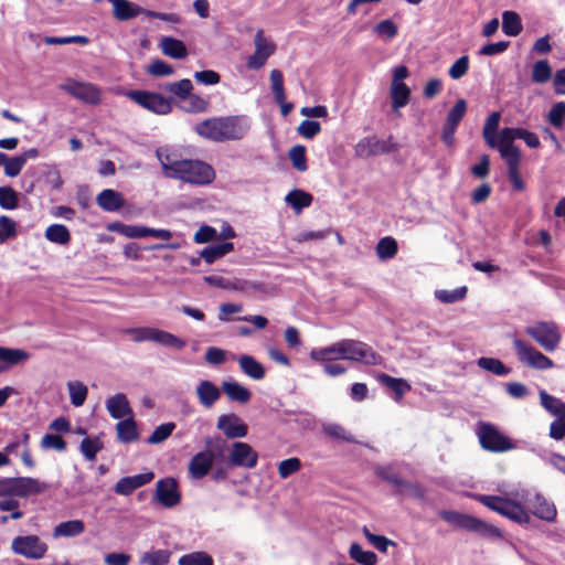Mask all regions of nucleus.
I'll list each match as a JSON object with an SVG mask.
<instances>
[{
  "instance_id": "f257e3e1",
  "label": "nucleus",
  "mask_w": 565,
  "mask_h": 565,
  "mask_svg": "<svg viewBox=\"0 0 565 565\" xmlns=\"http://www.w3.org/2000/svg\"><path fill=\"white\" fill-rule=\"evenodd\" d=\"M248 130V119L243 115L212 117L194 126L200 137L215 142L241 140Z\"/></svg>"
},
{
  "instance_id": "f03ea898",
  "label": "nucleus",
  "mask_w": 565,
  "mask_h": 565,
  "mask_svg": "<svg viewBox=\"0 0 565 565\" xmlns=\"http://www.w3.org/2000/svg\"><path fill=\"white\" fill-rule=\"evenodd\" d=\"M516 138L523 139L524 142L530 146L529 130L520 128H504L500 132L499 152L508 164L509 179L512 182L514 190L523 191L525 189V184L522 181L519 171L521 152L513 143Z\"/></svg>"
},
{
  "instance_id": "7ed1b4c3",
  "label": "nucleus",
  "mask_w": 565,
  "mask_h": 565,
  "mask_svg": "<svg viewBox=\"0 0 565 565\" xmlns=\"http://www.w3.org/2000/svg\"><path fill=\"white\" fill-rule=\"evenodd\" d=\"M439 516L458 529L477 533L487 540H501L503 537L502 531L498 526L469 514L443 510L439 512Z\"/></svg>"
},
{
  "instance_id": "20e7f679",
  "label": "nucleus",
  "mask_w": 565,
  "mask_h": 565,
  "mask_svg": "<svg viewBox=\"0 0 565 565\" xmlns=\"http://www.w3.org/2000/svg\"><path fill=\"white\" fill-rule=\"evenodd\" d=\"M476 433L481 448L489 452H507L516 447L512 439L489 422H479Z\"/></svg>"
},
{
  "instance_id": "39448f33",
  "label": "nucleus",
  "mask_w": 565,
  "mask_h": 565,
  "mask_svg": "<svg viewBox=\"0 0 565 565\" xmlns=\"http://www.w3.org/2000/svg\"><path fill=\"white\" fill-rule=\"evenodd\" d=\"M49 486L31 477L0 478V498H26L47 490Z\"/></svg>"
},
{
  "instance_id": "423d86ee",
  "label": "nucleus",
  "mask_w": 565,
  "mask_h": 565,
  "mask_svg": "<svg viewBox=\"0 0 565 565\" xmlns=\"http://www.w3.org/2000/svg\"><path fill=\"white\" fill-rule=\"evenodd\" d=\"M173 179L186 183L205 185L215 179L214 169L201 160H181Z\"/></svg>"
},
{
  "instance_id": "0eeeda50",
  "label": "nucleus",
  "mask_w": 565,
  "mask_h": 565,
  "mask_svg": "<svg viewBox=\"0 0 565 565\" xmlns=\"http://www.w3.org/2000/svg\"><path fill=\"white\" fill-rule=\"evenodd\" d=\"M344 360L375 366L382 363L383 358L371 345L360 340L343 339Z\"/></svg>"
},
{
  "instance_id": "6e6552de",
  "label": "nucleus",
  "mask_w": 565,
  "mask_h": 565,
  "mask_svg": "<svg viewBox=\"0 0 565 565\" xmlns=\"http://www.w3.org/2000/svg\"><path fill=\"white\" fill-rule=\"evenodd\" d=\"M11 550L14 554L24 556L29 559H41L45 556L49 547L38 535L15 536L11 543Z\"/></svg>"
},
{
  "instance_id": "1a4fd4ad",
  "label": "nucleus",
  "mask_w": 565,
  "mask_h": 565,
  "mask_svg": "<svg viewBox=\"0 0 565 565\" xmlns=\"http://www.w3.org/2000/svg\"><path fill=\"white\" fill-rule=\"evenodd\" d=\"M227 466L253 469L257 466L258 454L247 443L234 441L228 449Z\"/></svg>"
},
{
  "instance_id": "9d476101",
  "label": "nucleus",
  "mask_w": 565,
  "mask_h": 565,
  "mask_svg": "<svg viewBox=\"0 0 565 565\" xmlns=\"http://www.w3.org/2000/svg\"><path fill=\"white\" fill-rule=\"evenodd\" d=\"M128 96L138 105L159 115L169 114L172 109L170 100L157 93L131 90Z\"/></svg>"
},
{
  "instance_id": "9b49d317",
  "label": "nucleus",
  "mask_w": 565,
  "mask_h": 565,
  "mask_svg": "<svg viewBox=\"0 0 565 565\" xmlns=\"http://www.w3.org/2000/svg\"><path fill=\"white\" fill-rule=\"evenodd\" d=\"M355 156L359 158H370L382 153H391L397 150V145L392 142V137L387 140H380L375 136L364 137L355 145Z\"/></svg>"
},
{
  "instance_id": "f8f14e48",
  "label": "nucleus",
  "mask_w": 565,
  "mask_h": 565,
  "mask_svg": "<svg viewBox=\"0 0 565 565\" xmlns=\"http://www.w3.org/2000/svg\"><path fill=\"white\" fill-rule=\"evenodd\" d=\"M466 111L467 102L465 99H458L448 111L441 131V140L446 146L451 147L454 145L457 127L463 119Z\"/></svg>"
},
{
  "instance_id": "ddd939ff",
  "label": "nucleus",
  "mask_w": 565,
  "mask_h": 565,
  "mask_svg": "<svg viewBox=\"0 0 565 565\" xmlns=\"http://www.w3.org/2000/svg\"><path fill=\"white\" fill-rule=\"evenodd\" d=\"M534 339L545 351H554L561 342V333L553 322H537L532 327Z\"/></svg>"
},
{
  "instance_id": "4468645a",
  "label": "nucleus",
  "mask_w": 565,
  "mask_h": 565,
  "mask_svg": "<svg viewBox=\"0 0 565 565\" xmlns=\"http://www.w3.org/2000/svg\"><path fill=\"white\" fill-rule=\"evenodd\" d=\"M204 282L221 289L236 290L241 292L264 291L265 285L262 282H253L239 278L233 280L226 279L218 275H210L203 277Z\"/></svg>"
},
{
  "instance_id": "2eb2a0df",
  "label": "nucleus",
  "mask_w": 565,
  "mask_h": 565,
  "mask_svg": "<svg viewBox=\"0 0 565 565\" xmlns=\"http://www.w3.org/2000/svg\"><path fill=\"white\" fill-rule=\"evenodd\" d=\"M156 500L164 508H173L181 501L174 478L160 479L156 484Z\"/></svg>"
},
{
  "instance_id": "dca6fc26",
  "label": "nucleus",
  "mask_w": 565,
  "mask_h": 565,
  "mask_svg": "<svg viewBox=\"0 0 565 565\" xmlns=\"http://www.w3.org/2000/svg\"><path fill=\"white\" fill-rule=\"evenodd\" d=\"M64 89L73 97L90 105H97L100 102V90L92 83L71 82L64 86Z\"/></svg>"
},
{
  "instance_id": "f3484780",
  "label": "nucleus",
  "mask_w": 565,
  "mask_h": 565,
  "mask_svg": "<svg viewBox=\"0 0 565 565\" xmlns=\"http://www.w3.org/2000/svg\"><path fill=\"white\" fill-rule=\"evenodd\" d=\"M216 427L230 439L243 438L248 433L247 425L235 414L221 415Z\"/></svg>"
},
{
  "instance_id": "a211bd4d",
  "label": "nucleus",
  "mask_w": 565,
  "mask_h": 565,
  "mask_svg": "<svg viewBox=\"0 0 565 565\" xmlns=\"http://www.w3.org/2000/svg\"><path fill=\"white\" fill-rule=\"evenodd\" d=\"M154 478L152 471L142 472L135 476H128L119 479L115 484V492L120 495H129L136 489L149 483Z\"/></svg>"
},
{
  "instance_id": "6ab92c4d",
  "label": "nucleus",
  "mask_w": 565,
  "mask_h": 565,
  "mask_svg": "<svg viewBox=\"0 0 565 565\" xmlns=\"http://www.w3.org/2000/svg\"><path fill=\"white\" fill-rule=\"evenodd\" d=\"M214 454L211 450H203L195 454L189 463V473L194 479L204 478L211 470L214 461Z\"/></svg>"
},
{
  "instance_id": "aec40b11",
  "label": "nucleus",
  "mask_w": 565,
  "mask_h": 565,
  "mask_svg": "<svg viewBox=\"0 0 565 565\" xmlns=\"http://www.w3.org/2000/svg\"><path fill=\"white\" fill-rule=\"evenodd\" d=\"M343 340L332 343L324 348H313L309 356L315 363L335 362L344 360Z\"/></svg>"
},
{
  "instance_id": "412c9836",
  "label": "nucleus",
  "mask_w": 565,
  "mask_h": 565,
  "mask_svg": "<svg viewBox=\"0 0 565 565\" xmlns=\"http://www.w3.org/2000/svg\"><path fill=\"white\" fill-rule=\"evenodd\" d=\"M96 203L106 212H116L124 206L125 199L120 192L105 189L97 195Z\"/></svg>"
},
{
  "instance_id": "4be33fe9",
  "label": "nucleus",
  "mask_w": 565,
  "mask_h": 565,
  "mask_svg": "<svg viewBox=\"0 0 565 565\" xmlns=\"http://www.w3.org/2000/svg\"><path fill=\"white\" fill-rule=\"evenodd\" d=\"M113 4V15L118 21H127L138 17L142 9L128 0H108Z\"/></svg>"
},
{
  "instance_id": "5701e85b",
  "label": "nucleus",
  "mask_w": 565,
  "mask_h": 565,
  "mask_svg": "<svg viewBox=\"0 0 565 565\" xmlns=\"http://www.w3.org/2000/svg\"><path fill=\"white\" fill-rule=\"evenodd\" d=\"M532 515L541 520L552 522L556 518V508L553 502L548 501L541 494H536L532 499Z\"/></svg>"
},
{
  "instance_id": "b1692460",
  "label": "nucleus",
  "mask_w": 565,
  "mask_h": 565,
  "mask_svg": "<svg viewBox=\"0 0 565 565\" xmlns=\"http://www.w3.org/2000/svg\"><path fill=\"white\" fill-rule=\"evenodd\" d=\"M156 156L161 164L164 177L173 179V174H175L182 159H179V156L171 152L168 148H158Z\"/></svg>"
},
{
  "instance_id": "393cba45",
  "label": "nucleus",
  "mask_w": 565,
  "mask_h": 565,
  "mask_svg": "<svg viewBox=\"0 0 565 565\" xmlns=\"http://www.w3.org/2000/svg\"><path fill=\"white\" fill-rule=\"evenodd\" d=\"M196 395L202 406L211 408L220 398L221 392L214 383L204 380L198 385Z\"/></svg>"
},
{
  "instance_id": "a878e982",
  "label": "nucleus",
  "mask_w": 565,
  "mask_h": 565,
  "mask_svg": "<svg viewBox=\"0 0 565 565\" xmlns=\"http://www.w3.org/2000/svg\"><path fill=\"white\" fill-rule=\"evenodd\" d=\"M238 364H239L242 372L255 381L263 380L266 375V371H265V367L263 366V364L259 363L252 355H247V354L241 355L238 358Z\"/></svg>"
},
{
  "instance_id": "bb28decb",
  "label": "nucleus",
  "mask_w": 565,
  "mask_h": 565,
  "mask_svg": "<svg viewBox=\"0 0 565 565\" xmlns=\"http://www.w3.org/2000/svg\"><path fill=\"white\" fill-rule=\"evenodd\" d=\"M85 532V523L82 520H70L65 522L58 523L53 529V537L60 539V537H75L79 536Z\"/></svg>"
},
{
  "instance_id": "cd10ccee",
  "label": "nucleus",
  "mask_w": 565,
  "mask_h": 565,
  "mask_svg": "<svg viewBox=\"0 0 565 565\" xmlns=\"http://www.w3.org/2000/svg\"><path fill=\"white\" fill-rule=\"evenodd\" d=\"M501 119V114L499 111H493L486 120L483 126L482 136L487 142V145L491 148H497L499 150L500 137L497 138V131L499 128Z\"/></svg>"
},
{
  "instance_id": "c85d7f7f",
  "label": "nucleus",
  "mask_w": 565,
  "mask_h": 565,
  "mask_svg": "<svg viewBox=\"0 0 565 565\" xmlns=\"http://www.w3.org/2000/svg\"><path fill=\"white\" fill-rule=\"evenodd\" d=\"M110 416L115 419H121L131 414V407L125 394L118 393L110 397L106 403Z\"/></svg>"
},
{
  "instance_id": "c756f323",
  "label": "nucleus",
  "mask_w": 565,
  "mask_h": 565,
  "mask_svg": "<svg viewBox=\"0 0 565 565\" xmlns=\"http://www.w3.org/2000/svg\"><path fill=\"white\" fill-rule=\"evenodd\" d=\"M160 47L166 56L172 58L181 60L188 55L185 44L181 40L171 36L162 38Z\"/></svg>"
},
{
  "instance_id": "7c9ffc66",
  "label": "nucleus",
  "mask_w": 565,
  "mask_h": 565,
  "mask_svg": "<svg viewBox=\"0 0 565 565\" xmlns=\"http://www.w3.org/2000/svg\"><path fill=\"white\" fill-rule=\"evenodd\" d=\"M222 391L231 401L242 404L248 403L252 397L250 391L237 382H223Z\"/></svg>"
},
{
  "instance_id": "2f4dec72",
  "label": "nucleus",
  "mask_w": 565,
  "mask_h": 565,
  "mask_svg": "<svg viewBox=\"0 0 565 565\" xmlns=\"http://www.w3.org/2000/svg\"><path fill=\"white\" fill-rule=\"evenodd\" d=\"M377 379L383 385L394 392V399L396 402H399L405 393L411 390V385L404 379L393 377L385 373H381Z\"/></svg>"
},
{
  "instance_id": "473e14b6",
  "label": "nucleus",
  "mask_w": 565,
  "mask_h": 565,
  "mask_svg": "<svg viewBox=\"0 0 565 565\" xmlns=\"http://www.w3.org/2000/svg\"><path fill=\"white\" fill-rule=\"evenodd\" d=\"M234 250V244L231 242H223L216 245L207 246L201 250V257L207 263L213 264L216 259L222 258L226 254Z\"/></svg>"
},
{
  "instance_id": "72a5a7b5",
  "label": "nucleus",
  "mask_w": 565,
  "mask_h": 565,
  "mask_svg": "<svg viewBox=\"0 0 565 565\" xmlns=\"http://www.w3.org/2000/svg\"><path fill=\"white\" fill-rule=\"evenodd\" d=\"M411 89L405 83L391 84V100L395 111L406 106L409 102Z\"/></svg>"
},
{
  "instance_id": "f704fd0d",
  "label": "nucleus",
  "mask_w": 565,
  "mask_h": 565,
  "mask_svg": "<svg viewBox=\"0 0 565 565\" xmlns=\"http://www.w3.org/2000/svg\"><path fill=\"white\" fill-rule=\"evenodd\" d=\"M117 436L121 443L129 444L138 439L137 425L134 418L122 419L116 425Z\"/></svg>"
},
{
  "instance_id": "c9c22d12",
  "label": "nucleus",
  "mask_w": 565,
  "mask_h": 565,
  "mask_svg": "<svg viewBox=\"0 0 565 565\" xmlns=\"http://www.w3.org/2000/svg\"><path fill=\"white\" fill-rule=\"evenodd\" d=\"M313 196L303 190L295 189L290 191L285 201L296 211L300 212L302 209L311 205Z\"/></svg>"
},
{
  "instance_id": "e433bc0d",
  "label": "nucleus",
  "mask_w": 565,
  "mask_h": 565,
  "mask_svg": "<svg viewBox=\"0 0 565 565\" xmlns=\"http://www.w3.org/2000/svg\"><path fill=\"white\" fill-rule=\"evenodd\" d=\"M502 31L508 36H518L522 32L520 15L514 11L502 13Z\"/></svg>"
},
{
  "instance_id": "4c0bfd02",
  "label": "nucleus",
  "mask_w": 565,
  "mask_h": 565,
  "mask_svg": "<svg viewBox=\"0 0 565 565\" xmlns=\"http://www.w3.org/2000/svg\"><path fill=\"white\" fill-rule=\"evenodd\" d=\"M28 359L29 354L24 350L0 347V362L4 364L0 365L4 366L6 369L8 366L17 365L21 362H24Z\"/></svg>"
},
{
  "instance_id": "58836bf2",
  "label": "nucleus",
  "mask_w": 565,
  "mask_h": 565,
  "mask_svg": "<svg viewBox=\"0 0 565 565\" xmlns=\"http://www.w3.org/2000/svg\"><path fill=\"white\" fill-rule=\"evenodd\" d=\"M146 227L147 226L128 225L120 222H115L108 226V230L128 238H143L146 237Z\"/></svg>"
},
{
  "instance_id": "ea45409f",
  "label": "nucleus",
  "mask_w": 565,
  "mask_h": 565,
  "mask_svg": "<svg viewBox=\"0 0 565 565\" xmlns=\"http://www.w3.org/2000/svg\"><path fill=\"white\" fill-rule=\"evenodd\" d=\"M45 237L52 243L66 245L71 242V233L63 224H53L45 230Z\"/></svg>"
},
{
  "instance_id": "a19ab883",
  "label": "nucleus",
  "mask_w": 565,
  "mask_h": 565,
  "mask_svg": "<svg viewBox=\"0 0 565 565\" xmlns=\"http://www.w3.org/2000/svg\"><path fill=\"white\" fill-rule=\"evenodd\" d=\"M471 497L488 509L503 515L509 499L499 495L471 494Z\"/></svg>"
},
{
  "instance_id": "79ce46f5",
  "label": "nucleus",
  "mask_w": 565,
  "mask_h": 565,
  "mask_svg": "<svg viewBox=\"0 0 565 565\" xmlns=\"http://www.w3.org/2000/svg\"><path fill=\"white\" fill-rule=\"evenodd\" d=\"M471 497L488 509L503 515L509 499L499 495L471 494Z\"/></svg>"
},
{
  "instance_id": "37998d69",
  "label": "nucleus",
  "mask_w": 565,
  "mask_h": 565,
  "mask_svg": "<svg viewBox=\"0 0 565 565\" xmlns=\"http://www.w3.org/2000/svg\"><path fill=\"white\" fill-rule=\"evenodd\" d=\"M540 402H541L542 407L546 412H548L551 415H553L557 418L561 416V414L565 407V403H563L559 398H557L553 395H550L544 390L540 391Z\"/></svg>"
},
{
  "instance_id": "c03bdc74",
  "label": "nucleus",
  "mask_w": 565,
  "mask_h": 565,
  "mask_svg": "<svg viewBox=\"0 0 565 565\" xmlns=\"http://www.w3.org/2000/svg\"><path fill=\"white\" fill-rule=\"evenodd\" d=\"M349 555L362 565H375L377 562V555L372 551H364L359 543L351 544Z\"/></svg>"
},
{
  "instance_id": "a18cd8bd",
  "label": "nucleus",
  "mask_w": 565,
  "mask_h": 565,
  "mask_svg": "<svg viewBox=\"0 0 565 565\" xmlns=\"http://www.w3.org/2000/svg\"><path fill=\"white\" fill-rule=\"evenodd\" d=\"M375 473L380 479L395 487L397 494H402V486L404 484L405 480L402 479L393 468L377 467L375 469Z\"/></svg>"
},
{
  "instance_id": "49530a36",
  "label": "nucleus",
  "mask_w": 565,
  "mask_h": 565,
  "mask_svg": "<svg viewBox=\"0 0 565 565\" xmlns=\"http://www.w3.org/2000/svg\"><path fill=\"white\" fill-rule=\"evenodd\" d=\"M477 364L479 367L499 376L508 375L510 373V369L499 359L482 356L478 359Z\"/></svg>"
},
{
  "instance_id": "de8ad7c7",
  "label": "nucleus",
  "mask_w": 565,
  "mask_h": 565,
  "mask_svg": "<svg viewBox=\"0 0 565 565\" xmlns=\"http://www.w3.org/2000/svg\"><path fill=\"white\" fill-rule=\"evenodd\" d=\"M398 252L397 242L391 236L383 237L376 245V254L381 259H391Z\"/></svg>"
},
{
  "instance_id": "09e8293b",
  "label": "nucleus",
  "mask_w": 565,
  "mask_h": 565,
  "mask_svg": "<svg viewBox=\"0 0 565 565\" xmlns=\"http://www.w3.org/2000/svg\"><path fill=\"white\" fill-rule=\"evenodd\" d=\"M163 89L166 92L171 93L172 95L178 97L180 100H183L193 90V85L189 78H183V79H180L179 82L166 84Z\"/></svg>"
},
{
  "instance_id": "8fccbe9b",
  "label": "nucleus",
  "mask_w": 565,
  "mask_h": 565,
  "mask_svg": "<svg viewBox=\"0 0 565 565\" xmlns=\"http://www.w3.org/2000/svg\"><path fill=\"white\" fill-rule=\"evenodd\" d=\"M503 516H507L508 519L515 521L518 523H527L530 520L526 510L520 503H516L515 501H512L510 499L505 507Z\"/></svg>"
},
{
  "instance_id": "3c124183",
  "label": "nucleus",
  "mask_w": 565,
  "mask_h": 565,
  "mask_svg": "<svg viewBox=\"0 0 565 565\" xmlns=\"http://www.w3.org/2000/svg\"><path fill=\"white\" fill-rule=\"evenodd\" d=\"M154 342L163 347L173 348L177 350L183 349L186 344L185 341L181 338L160 329H157L156 331Z\"/></svg>"
},
{
  "instance_id": "603ef678",
  "label": "nucleus",
  "mask_w": 565,
  "mask_h": 565,
  "mask_svg": "<svg viewBox=\"0 0 565 565\" xmlns=\"http://www.w3.org/2000/svg\"><path fill=\"white\" fill-rule=\"evenodd\" d=\"M67 387L72 405H74L75 407L82 406L87 397V386L79 381H75L68 382Z\"/></svg>"
},
{
  "instance_id": "864d4df0",
  "label": "nucleus",
  "mask_w": 565,
  "mask_h": 565,
  "mask_svg": "<svg viewBox=\"0 0 565 565\" xmlns=\"http://www.w3.org/2000/svg\"><path fill=\"white\" fill-rule=\"evenodd\" d=\"M171 553L168 550H156L145 553L140 558L142 565H167Z\"/></svg>"
},
{
  "instance_id": "5fc2aeb1",
  "label": "nucleus",
  "mask_w": 565,
  "mask_h": 565,
  "mask_svg": "<svg viewBox=\"0 0 565 565\" xmlns=\"http://www.w3.org/2000/svg\"><path fill=\"white\" fill-rule=\"evenodd\" d=\"M552 78V67L546 60H540L532 65V81L546 83Z\"/></svg>"
},
{
  "instance_id": "6e6d98bb",
  "label": "nucleus",
  "mask_w": 565,
  "mask_h": 565,
  "mask_svg": "<svg viewBox=\"0 0 565 565\" xmlns=\"http://www.w3.org/2000/svg\"><path fill=\"white\" fill-rule=\"evenodd\" d=\"M179 565H214L213 558L205 552H192L182 555Z\"/></svg>"
},
{
  "instance_id": "4d7b16f0",
  "label": "nucleus",
  "mask_w": 565,
  "mask_h": 565,
  "mask_svg": "<svg viewBox=\"0 0 565 565\" xmlns=\"http://www.w3.org/2000/svg\"><path fill=\"white\" fill-rule=\"evenodd\" d=\"M288 158L290 159L294 168L300 172H305L308 169L306 158V147L302 145L294 146L289 152Z\"/></svg>"
},
{
  "instance_id": "13d9d810",
  "label": "nucleus",
  "mask_w": 565,
  "mask_h": 565,
  "mask_svg": "<svg viewBox=\"0 0 565 565\" xmlns=\"http://www.w3.org/2000/svg\"><path fill=\"white\" fill-rule=\"evenodd\" d=\"M174 429H175L174 423H172V422L163 423V424L159 425L158 427H156L153 433L148 437L147 443L150 445L160 444V443L164 441L166 439H168L172 435Z\"/></svg>"
},
{
  "instance_id": "bf43d9fd",
  "label": "nucleus",
  "mask_w": 565,
  "mask_h": 565,
  "mask_svg": "<svg viewBox=\"0 0 565 565\" xmlns=\"http://www.w3.org/2000/svg\"><path fill=\"white\" fill-rule=\"evenodd\" d=\"M254 44L255 51L259 52L264 56L266 55L267 58L271 56L276 51V44L265 36L263 30H258L256 32Z\"/></svg>"
},
{
  "instance_id": "052dcab7",
  "label": "nucleus",
  "mask_w": 565,
  "mask_h": 565,
  "mask_svg": "<svg viewBox=\"0 0 565 565\" xmlns=\"http://www.w3.org/2000/svg\"><path fill=\"white\" fill-rule=\"evenodd\" d=\"M467 287L462 286L454 290H437L435 292L436 298L443 303H454L462 300L467 295Z\"/></svg>"
},
{
  "instance_id": "680f3d73",
  "label": "nucleus",
  "mask_w": 565,
  "mask_h": 565,
  "mask_svg": "<svg viewBox=\"0 0 565 565\" xmlns=\"http://www.w3.org/2000/svg\"><path fill=\"white\" fill-rule=\"evenodd\" d=\"M18 204V193L9 185L0 186V206L4 210H14Z\"/></svg>"
},
{
  "instance_id": "e2e57ef3",
  "label": "nucleus",
  "mask_w": 565,
  "mask_h": 565,
  "mask_svg": "<svg viewBox=\"0 0 565 565\" xmlns=\"http://www.w3.org/2000/svg\"><path fill=\"white\" fill-rule=\"evenodd\" d=\"M301 461L297 457L285 459L278 465V475L281 479H287L297 473L301 469Z\"/></svg>"
},
{
  "instance_id": "0e129e2a",
  "label": "nucleus",
  "mask_w": 565,
  "mask_h": 565,
  "mask_svg": "<svg viewBox=\"0 0 565 565\" xmlns=\"http://www.w3.org/2000/svg\"><path fill=\"white\" fill-rule=\"evenodd\" d=\"M183 102L185 104L182 106V108L188 113L205 111L209 105L206 99L199 95L192 94V92L190 93L189 96L185 97V99H183Z\"/></svg>"
},
{
  "instance_id": "69168bd1",
  "label": "nucleus",
  "mask_w": 565,
  "mask_h": 565,
  "mask_svg": "<svg viewBox=\"0 0 565 565\" xmlns=\"http://www.w3.org/2000/svg\"><path fill=\"white\" fill-rule=\"evenodd\" d=\"M271 92L276 102H284L286 99L284 88V75L279 70L270 72Z\"/></svg>"
},
{
  "instance_id": "338daca9",
  "label": "nucleus",
  "mask_w": 565,
  "mask_h": 565,
  "mask_svg": "<svg viewBox=\"0 0 565 565\" xmlns=\"http://www.w3.org/2000/svg\"><path fill=\"white\" fill-rule=\"evenodd\" d=\"M547 121L554 128H561L565 121V102L555 103L547 113Z\"/></svg>"
},
{
  "instance_id": "774afa93",
  "label": "nucleus",
  "mask_w": 565,
  "mask_h": 565,
  "mask_svg": "<svg viewBox=\"0 0 565 565\" xmlns=\"http://www.w3.org/2000/svg\"><path fill=\"white\" fill-rule=\"evenodd\" d=\"M103 448L98 438H84L81 441V451L87 460H95L97 452Z\"/></svg>"
}]
</instances>
